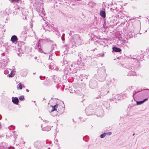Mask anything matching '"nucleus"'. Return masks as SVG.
Instances as JSON below:
<instances>
[{
    "label": "nucleus",
    "instance_id": "aec40b11",
    "mask_svg": "<svg viewBox=\"0 0 149 149\" xmlns=\"http://www.w3.org/2000/svg\"><path fill=\"white\" fill-rule=\"evenodd\" d=\"M148 99L147 98H145L143 100L139 101H137L136 102V104L137 105H139L140 104H141L143 103L146 101Z\"/></svg>",
    "mask_w": 149,
    "mask_h": 149
},
{
    "label": "nucleus",
    "instance_id": "c03bdc74",
    "mask_svg": "<svg viewBox=\"0 0 149 149\" xmlns=\"http://www.w3.org/2000/svg\"><path fill=\"white\" fill-rule=\"evenodd\" d=\"M70 92L71 93H73V92H71L70 91Z\"/></svg>",
    "mask_w": 149,
    "mask_h": 149
},
{
    "label": "nucleus",
    "instance_id": "39448f33",
    "mask_svg": "<svg viewBox=\"0 0 149 149\" xmlns=\"http://www.w3.org/2000/svg\"><path fill=\"white\" fill-rule=\"evenodd\" d=\"M134 68L133 66L130 67L127 69V71L128 72L127 75L130 76L131 75L134 76L136 75V72L134 71Z\"/></svg>",
    "mask_w": 149,
    "mask_h": 149
},
{
    "label": "nucleus",
    "instance_id": "a878e982",
    "mask_svg": "<svg viewBox=\"0 0 149 149\" xmlns=\"http://www.w3.org/2000/svg\"><path fill=\"white\" fill-rule=\"evenodd\" d=\"M19 99L21 101H23L24 100V97L23 95L19 97Z\"/></svg>",
    "mask_w": 149,
    "mask_h": 149
},
{
    "label": "nucleus",
    "instance_id": "1a4fd4ad",
    "mask_svg": "<svg viewBox=\"0 0 149 149\" xmlns=\"http://www.w3.org/2000/svg\"><path fill=\"white\" fill-rule=\"evenodd\" d=\"M0 149H15L13 147L10 146L7 147L6 146V144L5 143H3L0 144Z\"/></svg>",
    "mask_w": 149,
    "mask_h": 149
},
{
    "label": "nucleus",
    "instance_id": "a18cd8bd",
    "mask_svg": "<svg viewBox=\"0 0 149 149\" xmlns=\"http://www.w3.org/2000/svg\"><path fill=\"white\" fill-rule=\"evenodd\" d=\"M15 132H13V133H14V134H15Z\"/></svg>",
    "mask_w": 149,
    "mask_h": 149
},
{
    "label": "nucleus",
    "instance_id": "5701e85b",
    "mask_svg": "<svg viewBox=\"0 0 149 149\" xmlns=\"http://www.w3.org/2000/svg\"><path fill=\"white\" fill-rule=\"evenodd\" d=\"M88 5L91 7H93L95 6V3L93 2H90L88 4Z\"/></svg>",
    "mask_w": 149,
    "mask_h": 149
},
{
    "label": "nucleus",
    "instance_id": "c756f323",
    "mask_svg": "<svg viewBox=\"0 0 149 149\" xmlns=\"http://www.w3.org/2000/svg\"><path fill=\"white\" fill-rule=\"evenodd\" d=\"M132 59L134 61H135L136 62H138V60H139V58H133Z\"/></svg>",
    "mask_w": 149,
    "mask_h": 149
},
{
    "label": "nucleus",
    "instance_id": "6ab92c4d",
    "mask_svg": "<svg viewBox=\"0 0 149 149\" xmlns=\"http://www.w3.org/2000/svg\"><path fill=\"white\" fill-rule=\"evenodd\" d=\"M93 82L94 83V84H93L92 81H91L90 82L89 86H93V88L94 87H95L97 85V83L96 81H94Z\"/></svg>",
    "mask_w": 149,
    "mask_h": 149
},
{
    "label": "nucleus",
    "instance_id": "8fccbe9b",
    "mask_svg": "<svg viewBox=\"0 0 149 149\" xmlns=\"http://www.w3.org/2000/svg\"><path fill=\"white\" fill-rule=\"evenodd\" d=\"M23 86L24 87V85H23Z\"/></svg>",
    "mask_w": 149,
    "mask_h": 149
},
{
    "label": "nucleus",
    "instance_id": "c9c22d12",
    "mask_svg": "<svg viewBox=\"0 0 149 149\" xmlns=\"http://www.w3.org/2000/svg\"><path fill=\"white\" fill-rule=\"evenodd\" d=\"M118 95H116V97H115V98H116V99H118V97H117V96H118Z\"/></svg>",
    "mask_w": 149,
    "mask_h": 149
},
{
    "label": "nucleus",
    "instance_id": "49530a36",
    "mask_svg": "<svg viewBox=\"0 0 149 149\" xmlns=\"http://www.w3.org/2000/svg\"><path fill=\"white\" fill-rule=\"evenodd\" d=\"M50 56H49V59H50Z\"/></svg>",
    "mask_w": 149,
    "mask_h": 149
},
{
    "label": "nucleus",
    "instance_id": "ea45409f",
    "mask_svg": "<svg viewBox=\"0 0 149 149\" xmlns=\"http://www.w3.org/2000/svg\"><path fill=\"white\" fill-rule=\"evenodd\" d=\"M101 111L102 112H103V110H102V109H101Z\"/></svg>",
    "mask_w": 149,
    "mask_h": 149
},
{
    "label": "nucleus",
    "instance_id": "9d476101",
    "mask_svg": "<svg viewBox=\"0 0 149 149\" xmlns=\"http://www.w3.org/2000/svg\"><path fill=\"white\" fill-rule=\"evenodd\" d=\"M109 92V91L107 89L102 88L101 90L100 94L104 96L107 95Z\"/></svg>",
    "mask_w": 149,
    "mask_h": 149
},
{
    "label": "nucleus",
    "instance_id": "de8ad7c7",
    "mask_svg": "<svg viewBox=\"0 0 149 149\" xmlns=\"http://www.w3.org/2000/svg\"><path fill=\"white\" fill-rule=\"evenodd\" d=\"M134 134H133V135H134Z\"/></svg>",
    "mask_w": 149,
    "mask_h": 149
},
{
    "label": "nucleus",
    "instance_id": "cd10ccee",
    "mask_svg": "<svg viewBox=\"0 0 149 149\" xmlns=\"http://www.w3.org/2000/svg\"><path fill=\"white\" fill-rule=\"evenodd\" d=\"M13 73V70H12L11 71L10 73V74H8V77H13L14 76V75H13L12 74Z\"/></svg>",
    "mask_w": 149,
    "mask_h": 149
},
{
    "label": "nucleus",
    "instance_id": "a211bd4d",
    "mask_svg": "<svg viewBox=\"0 0 149 149\" xmlns=\"http://www.w3.org/2000/svg\"><path fill=\"white\" fill-rule=\"evenodd\" d=\"M51 129V127L49 126H47L45 127L42 128V130L43 131H48L50 130Z\"/></svg>",
    "mask_w": 149,
    "mask_h": 149
},
{
    "label": "nucleus",
    "instance_id": "f704fd0d",
    "mask_svg": "<svg viewBox=\"0 0 149 149\" xmlns=\"http://www.w3.org/2000/svg\"><path fill=\"white\" fill-rule=\"evenodd\" d=\"M1 119V118L0 117V120ZM1 122H0V129L1 128Z\"/></svg>",
    "mask_w": 149,
    "mask_h": 149
},
{
    "label": "nucleus",
    "instance_id": "473e14b6",
    "mask_svg": "<svg viewBox=\"0 0 149 149\" xmlns=\"http://www.w3.org/2000/svg\"><path fill=\"white\" fill-rule=\"evenodd\" d=\"M43 8L42 7V8H40V12H42L43 11Z\"/></svg>",
    "mask_w": 149,
    "mask_h": 149
},
{
    "label": "nucleus",
    "instance_id": "ddd939ff",
    "mask_svg": "<svg viewBox=\"0 0 149 149\" xmlns=\"http://www.w3.org/2000/svg\"><path fill=\"white\" fill-rule=\"evenodd\" d=\"M11 40L13 43H16L18 40V38L16 36L13 35L12 36Z\"/></svg>",
    "mask_w": 149,
    "mask_h": 149
},
{
    "label": "nucleus",
    "instance_id": "c85d7f7f",
    "mask_svg": "<svg viewBox=\"0 0 149 149\" xmlns=\"http://www.w3.org/2000/svg\"><path fill=\"white\" fill-rule=\"evenodd\" d=\"M4 72L5 74H7L9 73V72L8 70L6 69L4 71Z\"/></svg>",
    "mask_w": 149,
    "mask_h": 149
},
{
    "label": "nucleus",
    "instance_id": "9b49d317",
    "mask_svg": "<svg viewBox=\"0 0 149 149\" xmlns=\"http://www.w3.org/2000/svg\"><path fill=\"white\" fill-rule=\"evenodd\" d=\"M75 42H74L72 39V38L70 41V43L66 46H68V48L73 47L75 45Z\"/></svg>",
    "mask_w": 149,
    "mask_h": 149
},
{
    "label": "nucleus",
    "instance_id": "20e7f679",
    "mask_svg": "<svg viewBox=\"0 0 149 149\" xmlns=\"http://www.w3.org/2000/svg\"><path fill=\"white\" fill-rule=\"evenodd\" d=\"M44 65L46 67L47 66L51 70H54L57 71L59 70V68L53 63H50L48 64L45 63L44 64Z\"/></svg>",
    "mask_w": 149,
    "mask_h": 149
},
{
    "label": "nucleus",
    "instance_id": "b1692460",
    "mask_svg": "<svg viewBox=\"0 0 149 149\" xmlns=\"http://www.w3.org/2000/svg\"><path fill=\"white\" fill-rule=\"evenodd\" d=\"M17 88L18 89L21 90L22 88V86L21 83H19L17 86Z\"/></svg>",
    "mask_w": 149,
    "mask_h": 149
},
{
    "label": "nucleus",
    "instance_id": "f3484780",
    "mask_svg": "<svg viewBox=\"0 0 149 149\" xmlns=\"http://www.w3.org/2000/svg\"><path fill=\"white\" fill-rule=\"evenodd\" d=\"M100 15L103 18H104L106 17V13L105 10H101L100 12Z\"/></svg>",
    "mask_w": 149,
    "mask_h": 149
},
{
    "label": "nucleus",
    "instance_id": "2f4dec72",
    "mask_svg": "<svg viewBox=\"0 0 149 149\" xmlns=\"http://www.w3.org/2000/svg\"><path fill=\"white\" fill-rule=\"evenodd\" d=\"M138 91H134L133 92V96H134V95L137 93L138 92Z\"/></svg>",
    "mask_w": 149,
    "mask_h": 149
},
{
    "label": "nucleus",
    "instance_id": "a19ab883",
    "mask_svg": "<svg viewBox=\"0 0 149 149\" xmlns=\"http://www.w3.org/2000/svg\"><path fill=\"white\" fill-rule=\"evenodd\" d=\"M104 55V54H102V55L101 56H102V57H103V56Z\"/></svg>",
    "mask_w": 149,
    "mask_h": 149
},
{
    "label": "nucleus",
    "instance_id": "e433bc0d",
    "mask_svg": "<svg viewBox=\"0 0 149 149\" xmlns=\"http://www.w3.org/2000/svg\"><path fill=\"white\" fill-rule=\"evenodd\" d=\"M22 15H24V16H26V14L25 15L23 13V12H22Z\"/></svg>",
    "mask_w": 149,
    "mask_h": 149
},
{
    "label": "nucleus",
    "instance_id": "37998d69",
    "mask_svg": "<svg viewBox=\"0 0 149 149\" xmlns=\"http://www.w3.org/2000/svg\"><path fill=\"white\" fill-rule=\"evenodd\" d=\"M8 70H9L10 71L11 70L10 69H8Z\"/></svg>",
    "mask_w": 149,
    "mask_h": 149
},
{
    "label": "nucleus",
    "instance_id": "79ce46f5",
    "mask_svg": "<svg viewBox=\"0 0 149 149\" xmlns=\"http://www.w3.org/2000/svg\"><path fill=\"white\" fill-rule=\"evenodd\" d=\"M101 98V97L100 96H99V97H98V98Z\"/></svg>",
    "mask_w": 149,
    "mask_h": 149
},
{
    "label": "nucleus",
    "instance_id": "0eeeda50",
    "mask_svg": "<svg viewBox=\"0 0 149 149\" xmlns=\"http://www.w3.org/2000/svg\"><path fill=\"white\" fill-rule=\"evenodd\" d=\"M91 106L89 105L88 107H87L85 109V112L88 116L91 115L93 113L92 110L91 109Z\"/></svg>",
    "mask_w": 149,
    "mask_h": 149
},
{
    "label": "nucleus",
    "instance_id": "f8f14e48",
    "mask_svg": "<svg viewBox=\"0 0 149 149\" xmlns=\"http://www.w3.org/2000/svg\"><path fill=\"white\" fill-rule=\"evenodd\" d=\"M28 31V29H24L21 33V35L22 37H24V38H26V34L27 31Z\"/></svg>",
    "mask_w": 149,
    "mask_h": 149
},
{
    "label": "nucleus",
    "instance_id": "f03ea898",
    "mask_svg": "<svg viewBox=\"0 0 149 149\" xmlns=\"http://www.w3.org/2000/svg\"><path fill=\"white\" fill-rule=\"evenodd\" d=\"M52 107V109L50 112L51 114L53 116H55L56 115V114H54L53 112L54 111L57 110V108L58 111L57 112L60 114H62L64 110V105L63 101H61L60 102H57L56 105L54 106H51Z\"/></svg>",
    "mask_w": 149,
    "mask_h": 149
},
{
    "label": "nucleus",
    "instance_id": "6e6552de",
    "mask_svg": "<svg viewBox=\"0 0 149 149\" xmlns=\"http://www.w3.org/2000/svg\"><path fill=\"white\" fill-rule=\"evenodd\" d=\"M48 23L46 22L45 24L42 25V27L44 28L45 30L50 31L52 30L51 28V26L50 24H48Z\"/></svg>",
    "mask_w": 149,
    "mask_h": 149
},
{
    "label": "nucleus",
    "instance_id": "393cba45",
    "mask_svg": "<svg viewBox=\"0 0 149 149\" xmlns=\"http://www.w3.org/2000/svg\"><path fill=\"white\" fill-rule=\"evenodd\" d=\"M118 17L119 18H120L121 19H123L124 17V16L122 15L121 13H119L118 15Z\"/></svg>",
    "mask_w": 149,
    "mask_h": 149
},
{
    "label": "nucleus",
    "instance_id": "412c9836",
    "mask_svg": "<svg viewBox=\"0 0 149 149\" xmlns=\"http://www.w3.org/2000/svg\"><path fill=\"white\" fill-rule=\"evenodd\" d=\"M113 51L115 52H120L121 50L120 48L116 47H113Z\"/></svg>",
    "mask_w": 149,
    "mask_h": 149
},
{
    "label": "nucleus",
    "instance_id": "4468645a",
    "mask_svg": "<svg viewBox=\"0 0 149 149\" xmlns=\"http://www.w3.org/2000/svg\"><path fill=\"white\" fill-rule=\"evenodd\" d=\"M12 101L13 103L15 104H18L19 102V100L17 97H12Z\"/></svg>",
    "mask_w": 149,
    "mask_h": 149
},
{
    "label": "nucleus",
    "instance_id": "423d86ee",
    "mask_svg": "<svg viewBox=\"0 0 149 149\" xmlns=\"http://www.w3.org/2000/svg\"><path fill=\"white\" fill-rule=\"evenodd\" d=\"M9 61L8 59H2L0 61L1 66L3 68L6 67Z\"/></svg>",
    "mask_w": 149,
    "mask_h": 149
},
{
    "label": "nucleus",
    "instance_id": "4be33fe9",
    "mask_svg": "<svg viewBox=\"0 0 149 149\" xmlns=\"http://www.w3.org/2000/svg\"><path fill=\"white\" fill-rule=\"evenodd\" d=\"M120 43H121V46H123L125 45H126V44L127 43V42H126L125 40H120Z\"/></svg>",
    "mask_w": 149,
    "mask_h": 149
},
{
    "label": "nucleus",
    "instance_id": "dca6fc26",
    "mask_svg": "<svg viewBox=\"0 0 149 149\" xmlns=\"http://www.w3.org/2000/svg\"><path fill=\"white\" fill-rule=\"evenodd\" d=\"M27 70H24L21 71V75L23 76H25L27 74Z\"/></svg>",
    "mask_w": 149,
    "mask_h": 149
},
{
    "label": "nucleus",
    "instance_id": "4c0bfd02",
    "mask_svg": "<svg viewBox=\"0 0 149 149\" xmlns=\"http://www.w3.org/2000/svg\"><path fill=\"white\" fill-rule=\"evenodd\" d=\"M26 91L28 92H29V90L28 89H26Z\"/></svg>",
    "mask_w": 149,
    "mask_h": 149
},
{
    "label": "nucleus",
    "instance_id": "7c9ffc66",
    "mask_svg": "<svg viewBox=\"0 0 149 149\" xmlns=\"http://www.w3.org/2000/svg\"><path fill=\"white\" fill-rule=\"evenodd\" d=\"M10 1L12 2H17L19 0H10Z\"/></svg>",
    "mask_w": 149,
    "mask_h": 149
},
{
    "label": "nucleus",
    "instance_id": "09e8293b",
    "mask_svg": "<svg viewBox=\"0 0 149 149\" xmlns=\"http://www.w3.org/2000/svg\"><path fill=\"white\" fill-rule=\"evenodd\" d=\"M22 43H24V42H22Z\"/></svg>",
    "mask_w": 149,
    "mask_h": 149
},
{
    "label": "nucleus",
    "instance_id": "bb28decb",
    "mask_svg": "<svg viewBox=\"0 0 149 149\" xmlns=\"http://www.w3.org/2000/svg\"><path fill=\"white\" fill-rule=\"evenodd\" d=\"M107 134V133H104V134H101L100 135V137H101V138H103L105 136H106V135Z\"/></svg>",
    "mask_w": 149,
    "mask_h": 149
},
{
    "label": "nucleus",
    "instance_id": "72a5a7b5",
    "mask_svg": "<svg viewBox=\"0 0 149 149\" xmlns=\"http://www.w3.org/2000/svg\"><path fill=\"white\" fill-rule=\"evenodd\" d=\"M112 133L111 132H109L107 133V134L108 135H111V134Z\"/></svg>",
    "mask_w": 149,
    "mask_h": 149
},
{
    "label": "nucleus",
    "instance_id": "7ed1b4c3",
    "mask_svg": "<svg viewBox=\"0 0 149 149\" xmlns=\"http://www.w3.org/2000/svg\"><path fill=\"white\" fill-rule=\"evenodd\" d=\"M72 38L74 41V42H75V45H79L81 44L82 40L78 34L74 35Z\"/></svg>",
    "mask_w": 149,
    "mask_h": 149
},
{
    "label": "nucleus",
    "instance_id": "58836bf2",
    "mask_svg": "<svg viewBox=\"0 0 149 149\" xmlns=\"http://www.w3.org/2000/svg\"><path fill=\"white\" fill-rule=\"evenodd\" d=\"M61 39H62V40L63 41H64L65 40V39L64 38H62Z\"/></svg>",
    "mask_w": 149,
    "mask_h": 149
},
{
    "label": "nucleus",
    "instance_id": "2eb2a0df",
    "mask_svg": "<svg viewBox=\"0 0 149 149\" xmlns=\"http://www.w3.org/2000/svg\"><path fill=\"white\" fill-rule=\"evenodd\" d=\"M79 63V62H78L77 63H73L71 65V68H70V69L71 70L72 69H75L77 67L79 66V68L80 67L78 65Z\"/></svg>",
    "mask_w": 149,
    "mask_h": 149
},
{
    "label": "nucleus",
    "instance_id": "f257e3e1",
    "mask_svg": "<svg viewBox=\"0 0 149 149\" xmlns=\"http://www.w3.org/2000/svg\"><path fill=\"white\" fill-rule=\"evenodd\" d=\"M47 41V39L39 40L38 42H34L32 45L35 49H37L40 52H42L45 54H48L52 51V49H50L49 47H46L44 48V51H43L41 49V46L40 45L41 42H43V41Z\"/></svg>",
    "mask_w": 149,
    "mask_h": 149
}]
</instances>
